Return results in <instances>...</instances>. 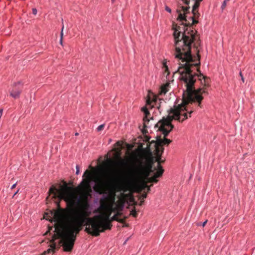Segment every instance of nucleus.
<instances>
[{"label":"nucleus","mask_w":255,"mask_h":255,"mask_svg":"<svg viewBox=\"0 0 255 255\" xmlns=\"http://www.w3.org/2000/svg\"><path fill=\"white\" fill-rule=\"evenodd\" d=\"M92 191L89 181L83 179L80 184L76 188L68 186L64 182L59 189L52 186L49 190V196L52 194V199H58L57 203L59 206V202L64 200L69 207L67 214L74 224V228L78 232L82 229L83 225L86 226L85 231L94 236H98L101 232L106 230H111L112 225L109 219L112 212H116V208L109 206L107 203L100 205L104 212L92 218L90 205L88 202V196Z\"/></svg>","instance_id":"f257e3e1"},{"label":"nucleus","mask_w":255,"mask_h":255,"mask_svg":"<svg viewBox=\"0 0 255 255\" xmlns=\"http://www.w3.org/2000/svg\"><path fill=\"white\" fill-rule=\"evenodd\" d=\"M154 162L153 158L148 159L142 154L139 155L134 158V162L126 172L112 168L108 173L96 177L94 190L103 194L109 191L116 182L120 181L115 186L117 191H133L140 193L146 188L147 192H149L153 184L147 185L146 178L153 172Z\"/></svg>","instance_id":"f03ea898"},{"label":"nucleus","mask_w":255,"mask_h":255,"mask_svg":"<svg viewBox=\"0 0 255 255\" xmlns=\"http://www.w3.org/2000/svg\"><path fill=\"white\" fill-rule=\"evenodd\" d=\"M189 36H185V39L182 42L185 44L184 49H188L184 56L178 53L176 58L181 60L177 72L180 74L179 79L185 83L186 89L182 95V102L177 106L172 108L171 112L174 113L175 119L179 120L178 114H183V120L188 119L187 106L189 104L197 103L198 106L201 108V102L203 99L202 94L207 93V87L209 86V78L203 75L200 70V55L199 51L197 57L194 58L189 52V44L187 42Z\"/></svg>","instance_id":"7ed1b4c3"},{"label":"nucleus","mask_w":255,"mask_h":255,"mask_svg":"<svg viewBox=\"0 0 255 255\" xmlns=\"http://www.w3.org/2000/svg\"><path fill=\"white\" fill-rule=\"evenodd\" d=\"M44 218L50 222L54 221V232L52 239L50 241V248L44 251L42 255L53 254L56 248L55 241L59 239V244H61L63 251L66 252H71L76 240V235L79 233L74 227V224L71 221L70 217L65 211L61 209L59 211H51L50 213H45Z\"/></svg>","instance_id":"20e7f679"},{"label":"nucleus","mask_w":255,"mask_h":255,"mask_svg":"<svg viewBox=\"0 0 255 255\" xmlns=\"http://www.w3.org/2000/svg\"><path fill=\"white\" fill-rule=\"evenodd\" d=\"M192 20V23L191 24L190 22H186L185 24L182 22L181 25L183 27L178 26L176 23L173 22L172 24V29L174 30L173 36L175 40V58L178 53H180L182 55L181 57H183L184 53H186L188 51V49H184L185 44L182 41H184L185 39V36H189L190 37L187 40V42H190L189 44V52L190 55H192L191 48V44L194 43V47L196 48L197 54L198 51L199 52L198 47L200 45V40L198 35H197V32L194 31L192 25L196 24L198 23V21L196 20L197 18H191Z\"/></svg>","instance_id":"39448f33"},{"label":"nucleus","mask_w":255,"mask_h":255,"mask_svg":"<svg viewBox=\"0 0 255 255\" xmlns=\"http://www.w3.org/2000/svg\"><path fill=\"white\" fill-rule=\"evenodd\" d=\"M172 108L170 109L168 112V116L166 118H163L161 120L159 121L156 125L155 127L158 128V130L162 132L164 135V139H162L160 136L157 137L156 140L157 143H155V145L157 144H167L168 145L172 142V140L166 138V137L168 135L169 132L174 128V126L172 125L171 122L173 120H177L179 122H183L184 120H183V114H178V117L179 120L174 118V114L171 112Z\"/></svg>","instance_id":"423d86ee"},{"label":"nucleus","mask_w":255,"mask_h":255,"mask_svg":"<svg viewBox=\"0 0 255 255\" xmlns=\"http://www.w3.org/2000/svg\"><path fill=\"white\" fill-rule=\"evenodd\" d=\"M155 143H157V141L152 140L151 142L148 141L147 143L146 151L147 152L151 153L152 149L154 148L155 151L156 158L155 161L157 162V166H161L160 164V157L163 152L164 148L161 147V144L155 145Z\"/></svg>","instance_id":"0eeeda50"},{"label":"nucleus","mask_w":255,"mask_h":255,"mask_svg":"<svg viewBox=\"0 0 255 255\" xmlns=\"http://www.w3.org/2000/svg\"><path fill=\"white\" fill-rule=\"evenodd\" d=\"M152 170H156V172L154 173L153 176L150 177L148 176V178H146V181L147 182V183L158 182V180L157 178L161 177L164 172V169H163L161 166H157V168H154L153 170L152 169Z\"/></svg>","instance_id":"6e6552de"},{"label":"nucleus","mask_w":255,"mask_h":255,"mask_svg":"<svg viewBox=\"0 0 255 255\" xmlns=\"http://www.w3.org/2000/svg\"><path fill=\"white\" fill-rule=\"evenodd\" d=\"M189 9V6L185 7L184 6H180L176 10L178 14L177 19L180 21H185L186 22V14L190 12Z\"/></svg>","instance_id":"1a4fd4ad"},{"label":"nucleus","mask_w":255,"mask_h":255,"mask_svg":"<svg viewBox=\"0 0 255 255\" xmlns=\"http://www.w3.org/2000/svg\"><path fill=\"white\" fill-rule=\"evenodd\" d=\"M161 99H158L156 96H153V98L151 99V98L149 96L148 99L146 100V105L150 106L151 108H152L154 106V105L152 104H154L155 105L157 106V107L158 109H160L161 107V104L162 103Z\"/></svg>","instance_id":"9d476101"},{"label":"nucleus","mask_w":255,"mask_h":255,"mask_svg":"<svg viewBox=\"0 0 255 255\" xmlns=\"http://www.w3.org/2000/svg\"><path fill=\"white\" fill-rule=\"evenodd\" d=\"M115 194H114L112 196H108L104 198H102L100 199V205L103 204L107 203L109 206H111L114 207L115 204L117 203L115 202Z\"/></svg>","instance_id":"9b49d317"},{"label":"nucleus","mask_w":255,"mask_h":255,"mask_svg":"<svg viewBox=\"0 0 255 255\" xmlns=\"http://www.w3.org/2000/svg\"><path fill=\"white\" fill-rule=\"evenodd\" d=\"M115 194H114L112 196H108L104 198H102L100 199V205L103 204L107 203L109 206H111L114 207L115 204L117 203L115 202Z\"/></svg>","instance_id":"f8f14e48"},{"label":"nucleus","mask_w":255,"mask_h":255,"mask_svg":"<svg viewBox=\"0 0 255 255\" xmlns=\"http://www.w3.org/2000/svg\"><path fill=\"white\" fill-rule=\"evenodd\" d=\"M114 150L116 151V157L118 158L119 159V162L118 163V162H116L115 161H114L111 158H108L107 160V163L110 164V165H111L112 164H119V163H120L121 164H125L126 162H125V160L123 159H122L121 157V151L119 150V151H117V149L116 148H114Z\"/></svg>","instance_id":"ddd939ff"},{"label":"nucleus","mask_w":255,"mask_h":255,"mask_svg":"<svg viewBox=\"0 0 255 255\" xmlns=\"http://www.w3.org/2000/svg\"><path fill=\"white\" fill-rule=\"evenodd\" d=\"M20 85V83H15L13 85V89L10 92V95L13 98H18L19 97L21 91V88L16 87L17 85Z\"/></svg>","instance_id":"4468645a"},{"label":"nucleus","mask_w":255,"mask_h":255,"mask_svg":"<svg viewBox=\"0 0 255 255\" xmlns=\"http://www.w3.org/2000/svg\"><path fill=\"white\" fill-rule=\"evenodd\" d=\"M142 112L144 114V117L143 118V128H147L148 127L147 124L149 122V116L150 115L149 112L146 107H144L141 109Z\"/></svg>","instance_id":"2eb2a0df"},{"label":"nucleus","mask_w":255,"mask_h":255,"mask_svg":"<svg viewBox=\"0 0 255 255\" xmlns=\"http://www.w3.org/2000/svg\"><path fill=\"white\" fill-rule=\"evenodd\" d=\"M122 192L123 193L121 194L120 196L119 197V199L117 201V203H120L121 204H122V205L124 206L126 199L128 197V195L126 194V192H124V191Z\"/></svg>","instance_id":"dca6fc26"},{"label":"nucleus","mask_w":255,"mask_h":255,"mask_svg":"<svg viewBox=\"0 0 255 255\" xmlns=\"http://www.w3.org/2000/svg\"><path fill=\"white\" fill-rule=\"evenodd\" d=\"M169 87V83H166L161 86L159 95H165L168 91V87Z\"/></svg>","instance_id":"f3484780"},{"label":"nucleus","mask_w":255,"mask_h":255,"mask_svg":"<svg viewBox=\"0 0 255 255\" xmlns=\"http://www.w3.org/2000/svg\"><path fill=\"white\" fill-rule=\"evenodd\" d=\"M114 221H116L121 223H124L125 222V220L121 219L119 217H117V215H114L112 218H110L109 219V222L111 224V222Z\"/></svg>","instance_id":"a211bd4d"},{"label":"nucleus","mask_w":255,"mask_h":255,"mask_svg":"<svg viewBox=\"0 0 255 255\" xmlns=\"http://www.w3.org/2000/svg\"><path fill=\"white\" fill-rule=\"evenodd\" d=\"M123 205L121 204L120 203H118L117 202V203L115 204V205L113 207V208H116L117 210H120V211H123L124 208Z\"/></svg>","instance_id":"6ab92c4d"},{"label":"nucleus","mask_w":255,"mask_h":255,"mask_svg":"<svg viewBox=\"0 0 255 255\" xmlns=\"http://www.w3.org/2000/svg\"><path fill=\"white\" fill-rule=\"evenodd\" d=\"M193 16L191 18H198L200 16V13L198 12V10H196L195 11H192Z\"/></svg>","instance_id":"aec40b11"},{"label":"nucleus","mask_w":255,"mask_h":255,"mask_svg":"<svg viewBox=\"0 0 255 255\" xmlns=\"http://www.w3.org/2000/svg\"><path fill=\"white\" fill-rule=\"evenodd\" d=\"M148 192H144L142 194L138 197V199L141 200V199H144L147 197Z\"/></svg>","instance_id":"412c9836"},{"label":"nucleus","mask_w":255,"mask_h":255,"mask_svg":"<svg viewBox=\"0 0 255 255\" xmlns=\"http://www.w3.org/2000/svg\"><path fill=\"white\" fill-rule=\"evenodd\" d=\"M130 215H131L133 217H136L137 216V214L135 210V209L134 208L133 210H131L130 212Z\"/></svg>","instance_id":"4be33fe9"},{"label":"nucleus","mask_w":255,"mask_h":255,"mask_svg":"<svg viewBox=\"0 0 255 255\" xmlns=\"http://www.w3.org/2000/svg\"><path fill=\"white\" fill-rule=\"evenodd\" d=\"M104 127H105L104 125H101L99 126L97 128V131H100L104 129Z\"/></svg>","instance_id":"5701e85b"},{"label":"nucleus","mask_w":255,"mask_h":255,"mask_svg":"<svg viewBox=\"0 0 255 255\" xmlns=\"http://www.w3.org/2000/svg\"><path fill=\"white\" fill-rule=\"evenodd\" d=\"M122 211L117 210L115 212H116V213L115 215H117V217H119V216H120L122 215Z\"/></svg>","instance_id":"b1692460"},{"label":"nucleus","mask_w":255,"mask_h":255,"mask_svg":"<svg viewBox=\"0 0 255 255\" xmlns=\"http://www.w3.org/2000/svg\"><path fill=\"white\" fill-rule=\"evenodd\" d=\"M63 29H64V25L62 24V27L61 28V32H60V38L63 39Z\"/></svg>","instance_id":"393cba45"},{"label":"nucleus","mask_w":255,"mask_h":255,"mask_svg":"<svg viewBox=\"0 0 255 255\" xmlns=\"http://www.w3.org/2000/svg\"><path fill=\"white\" fill-rule=\"evenodd\" d=\"M227 2L226 0H224L221 6L222 9H224L226 6Z\"/></svg>","instance_id":"a878e982"},{"label":"nucleus","mask_w":255,"mask_h":255,"mask_svg":"<svg viewBox=\"0 0 255 255\" xmlns=\"http://www.w3.org/2000/svg\"><path fill=\"white\" fill-rule=\"evenodd\" d=\"M90 174H91L90 172L88 170H87L85 171L83 176H84L86 174H87L88 178H89Z\"/></svg>","instance_id":"bb28decb"},{"label":"nucleus","mask_w":255,"mask_h":255,"mask_svg":"<svg viewBox=\"0 0 255 255\" xmlns=\"http://www.w3.org/2000/svg\"><path fill=\"white\" fill-rule=\"evenodd\" d=\"M128 197L129 196H130V201L131 202H133L134 201V199L133 197H132V195L131 194H128Z\"/></svg>","instance_id":"cd10ccee"},{"label":"nucleus","mask_w":255,"mask_h":255,"mask_svg":"<svg viewBox=\"0 0 255 255\" xmlns=\"http://www.w3.org/2000/svg\"><path fill=\"white\" fill-rule=\"evenodd\" d=\"M165 10H166L167 11H168V12H170V13H171V9L170 8H169V7L168 6H166V7H165Z\"/></svg>","instance_id":"c85d7f7f"},{"label":"nucleus","mask_w":255,"mask_h":255,"mask_svg":"<svg viewBox=\"0 0 255 255\" xmlns=\"http://www.w3.org/2000/svg\"><path fill=\"white\" fill-rule=\"evenodd\" d=\"M240 76L241 77V79H242V81H243V82H245V79H244V77L243 76L242 73L241 72H240Z\"/></svg>","instance_id":"c756f323"},{"label":"nucleus","mask_w":255,"mask_h":255,"mask_svg":"<svg viewBox=\"0 0 255 255\" xmlns=\"http://www.w3.org/2000/svg\"><path fill=\"white\" fill-rule=\"evenodd\" d=\"M76 168V174L78 175L79 173V172H80L79 167L78 165H77Z\"/></svg>","instance_id":"7c9ffc66"},{"label":"nucleus","mask_w":255,"mask_h":255,"mask_svg":"<svg viewBox=\"0 0 255 255\" xmlns=\"http://www.w3.org/2000/svg\"><path fill=\"white\" fill-rule=\"evenodd\" d=\"M37 9L36 8L32 9V13L33 14L36 15L37 14Z\"/></svg>","instance_id":"2f4dec72"},{"label":"nucleus","mask_w":255,"mask_h":255,"mask_svg":"<svg viewBox=\"0 0 255 255\" xmlns=\"http://www.w3.org/2000/svg\"><path fill=\"white\" fill-rule=\"evenodd\" d=\"M140 200V202L139 203V205L141 206L143 204L144 201V199H141V200Z\"/></svg>","instance_id":"473e14b6"},{"label":"nucleus","mask_w":255,"mask_h":255,"mask_svg":"<svg viewBox=\"0 0 255 255\" xmlns=\"http://www.w3.org/2000/svg\"><path fill=\"white\" fill-rule=\"evenodd\" d=\"M19 190H20V189H19V188H18V189L17 190V191H16L14 193V194H13V196H12V197H13V198L14 197V196H15V195H16V194H17L18 193V192H19Z\"/></svg>","instance_id":"72a5a7b5"},{"label":"nucleus","mask_w":255,"mask_h":255,"mask_svg":"<svg viewBox=\"0 0 255 255\" xmlns=\"http://www.w3.org/2000/svg\"><path fill=\"white\" fill-rule=\"evenodd\" d=\"M207 222H208V220H206L205 222H204L203 223H202V226L203 227H204L206 225V224H207Z\"/></svg>","instance_id":"f704fd0d"},{"label":"nucleus","mask_w":255,"mask_h":255,"mask_svg":"<svg viewBox=\"0 0 255 255\" xmlns=\"http://www.w3.org/2000/svg\"><path fill=\"white\" fill-rule=\"evenodd\" d=\"M48 231L45 234V235L47 234L48 232H50V231L52 229V227H49Z\"/></svg>","instance_id":"c9c22d12"},{"label":"nucleus","mask_w":255,"mask_h":255,"mask_svg":"<svg viewBox=\"0 0 255 255\" xmlns=\"http://www.w3.org/2000/svg\"><path fill=\"white\" fill-rule=\"evenodd\" d=\"M16 183H15L13 185H12V186L11 187V189H14L16 187Z\"/></svg>","instance_id":"e433bc0d"},{"label":"nucleus","mask_w":255,"mask_h":255,"mask_svg":"<svg viewBox=\"0 0 255 255\" xmlns=\"http://www.w3.org/2000/svg\"><path fill=\"white\" fill-rule=\"evenodd\" d=\"M123 224V227H128V224H126L125 223V222H124V223Z\"/></svg>","instance_id":"4c0bfd02"},{"label":"nucleus","mask_w":255,"mask_h":255,"mask_svg":"<svg viewBox=\"0 0 255 255\" xmlns=\"http://www.w3.org/2000/svg\"><path fill=\"white\" fill-rule=\"evenodd\" d=\"M192 113H193V111H190V112H189L188 115H189V117H191V114H192Z\"/></svg>","instance_id":"58836bf2"},{"label":"nucleus","mask_w":255,"mask_h":255,"mask_svg":"<svg viewBox=\"0 0 255 255\" xmlns=\"http://www.w3.org/2000/svg\"><path fill=\"white\" fill-rule=\"evenodd\" d=\"M62 40H63V39L60 38V43L61 45H62Z\"/></svg>","instance_id":"ea45409f"},{"label":"nucleus","mask_w":255,"mask_h":255,"mask_svg":"<svg viewBox=\"0 0 255 255\" xmlns=\"http://www.w3.org/2000/svg\"><path fill=\"white\" fill-rule=\"evenodd\" d=\"M128 218V217L127 216H125L124 218L123 219L124 220H125V221H126V220Z\"/></svg>","instance_id":"a19ab883"},{"label":"nucleus","mask_w":255,"mask_h":255,"mask_svg":"<svg viewBox=\"0 0 255 255\" xmlns=\"http://www.w3.org/2000/svg\"><path fill=\"white\" fill-rule=\"evenodd\" d=\"M117 145H121V144H120V141H118V142H117Z\"/></svg>","instance_id":"79ce46f5"},{"label":"nucleus","mask_w":255,"mask_h":255,"mask_svg":"<svg viewBox=\"0 0 255 255\" xmlns=\"http://www.w3.org/2000/svg\"><path fill=\"white\" fill-rule=\"evenodd\" d=\"M133 203V205H134V206H135V205H137V202H136L134 201Z\"/></svg>","instance_id":"37998d69"},{"label":"nucleus","mask_w":255,"mask_h":255,"mask_svg":"<svg viewBox=\"0 0 255 255\" xmlns=\"http://www.w3.org/2000/svg\"><path fill=\"white\" fill-rule=\"evenodd\" d=\"M164 162V160H162L160 158V163H163Z\"/></svg>","instance_id":"c03bdc74"},{"label":"nucleus","mask_w":255,"mask_h":255,"mask_svg":"<svg viewBox=\"0 0 255 255\" xmlns=\"http://www.w3.org/2000/svg\"><path fill=\"white\" fill-rule=\"evenodd\" d=\"M198 226L202 225V223H198Z\"/></svg>","instance_id":"a18cd8bd"},{"label":"nucleus","mask_w":255,"mask_h":255,"mask_svg":"<svg viewBox=\"0 0 255 255\" xmlns=\"http://www.w3.org/2000/svg\"><path fill=\"white\" fill-rule=\"evenodd\" d=\"M164 66L167 69V66L165 65V64H164Z\"/></svg>","instance_id":"49530a36"},{"label":"nucleus","mask_w":255,"mask_h":255,"mask_svg":"<svg viewBox=\"0 0 255 255\" xmlns=\"http://www.w3.org/2000/svg\"><path fill=\"white\" fill-rule=\"evenodd\" d=\"M115 0H112V2L114 3L115 2Z\"/></svg>","instance_id":"de8ad7c7"},{"label":"nucleus","mask_w":255,"mask_h":255,"mask_svg":"<svg viewBox=\"0 0 255 255\" xmlns=\"http://www.w3.org/2000/svg\"><path fill=\"white\" fill-rule=\"evenodd\" d=\"M141 149H142V150H144V149L143 148V147H142V146H141Z\"/></svg>","instance_id":"09e8293b"},{"label":"nucleus","mask_w":255,"mask_h":255,"mask_svg":"<svg viewBox=\"0 0 255 255\" xmlns=\"http://www.w3.org/2000/svg\"><path fill=\"white\" fill-rule=\"evenodd\" d=\"M75 135H78V133L77 132H76V133H75Z\"/></svg>","instance_id":"8fccbe9b"},{"label":"nucleus","mask_w":255,"mask_h":255,"mask_svg":"<svg viewBox=\"0 0 255 255\" xmlns=\"http://www.w3.org/2000/svg\"><path fill=\"white\" fill-rule=\"evenodd\" d=\"M48 198H49V197H47L46 198V200H48Z\"/></svg>","instance_id":"3c124183"}]
</instances>
